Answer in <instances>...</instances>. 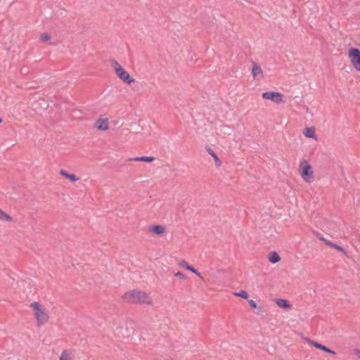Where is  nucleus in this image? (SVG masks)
<instances>
[{"label":"nucleus","mask_w":360,"mask_h":360,"mask_svg":"<svg viewBox=\"0 0 360 360\" xmlns=\"http://www.w3.org/2000/svg\"><path fill=\"white\" fill-rule=\"evenodd\" d=\"M30 312L36 325L39 327L48 324L51 320V312L47 305L41 301L32 302L29 305Z\"/></svg>","instance_id":"1"},{"label":"nucleus","mask_w":360,"mask_h":360,"mask_svg":"<svg viewBox=\"0 0 360 360\" xmlns=\"http://www.w3.org/2000/svg\"><path fill=\"white\" fill-rule=\"evenodd\" d=\"M122 302L129 304H151L150 295L143 291L133 289L124 292L121 296Z\"/></svg>","instance_id":"2"},{"label":"nucleus","mask_w":360,"mask_h":360,"mask_svg":"<svg viewBox=\"0 0 360 360\" xmlns=\"http://www.w3.org/2000/svg\"><path fill=\"white\" fill-rule=\"evenodd\" d=\"M110 65L113 69L115 75L120 80L127 84H131L135 82V79L127 72L122 65L116 60H110Z\"/></svg>","instance_id":"3"},{"label":"nucleus","mask_w":360,"mask_h":360,"mask_svg":"<svg viewBox=\"0 0 360 360\" xmlns=\"http://www.w3.org/2000/svg\"><path fill=\"white\" fill-rule=\"evenodd\" d=\"M300 175L302 178L307 183H311L314 181V175L311 166L308 164L305 159H302L300 162Z\"/></svg>","instance_id":"4"},{"label":"nucleus","mask_w":360,"mask_h":360,"mask_svg":"<svg viewBox=\"0 0 360 360\" xmlns=\"http://www.w3.org/2000/svg\"><path fill=\"white\" fill-rule=\"evenodd\" d=\"M349 57L354 68L360 70V50L356 48H350L349 49Z\"/></svg>","instance_id":"5"},{"label":"nucleus","mask_w":360,"mask_h":360,"mask_svg":"<svg viewBox=\"0 0 360 360\" xmlns=\"http://www.w3.org/2000/svg\"><path fill=\"white\" fill-rule=\"evenodd\" d=\"M172 240V234L165 232V228L159 225V245L165 247Z\"/></svg>","instance_id":"6"},{"label":"nucleus","mask_w":360,"mask_h":360,"mask_svg":"<svg viewBox=\"0 0 360 360\" xmlns=\"http://www.w3.org/2000/svg\"><path fill=\"white\" fill-rule=\"evenodd\" d=\"M262 97L266 100H270L275 103H281L283 101V95L279 92L266 91L262 94Z\"/></svg>","instance_id":"7"},{"label":"nucleus","mask_w":360,"mask_h":360,"mask_svg":"<svg viewBox=\"0 0 360 360\" xmlns=\"http://www.w3.org/2000/svg\"><path fill=\"white\" fill-rule=\"evenodd\" d=\"M95 128L98 131H105L109 129L110 123L107 117H100L95 122Z\"/></svg>","instance_id":"8"},{"label":"nucleus","mask_w":360,"mask_h":360,"mask_svg":"<svg viewBox=\"0 0 360 360\" xmlns=\"http://www.w3.org/2000/svg\"><path fill=\"white\" fill-rule=\"evenodd\" d=\"M75 354L71 349H64L60 353L58 360H75Z\"/></svg>","instance_id":"9"},{"label":"nucleus","mask_w":360,"mask_h":360,"mask_svg":"<svg viewBox=\"0 0 360 360\" xmlns=\"http://www.w3.org/2000/svg\"><path fill=\"white\" fill-rule=\"evenodd\" d=\"M308 342H310L314 347L317 348V349H321L327 353H330V354H335L334 351L331 350L330 348L326 347L325 345H321L317 342H315V341H313V340H310L309 339H307Z\"/></svg>","instance_id":"10"},{"label":"nucleus","mask_w":360,"mask_h":360,"mask_svg":"<svg viewBox=\"0 0 360 360\" xmlns=\"http://www.w3.org/2000/svg\"><path fill=\"white\" fill-rule=\"evenodd\" d=\"M155 160V158L153 156H141V157H134L129 159L130 161L134 162H150Z\"/></svg>","instance_id":"11"},{"label":"nucleus","mask_w":360,"mask_h":360,"mask_svg":"<svg viewBox=\"0 0 360 360\" xmlns=\"http://www.w3.org/2000/svg\"><path fill=\"white\" fill-rule=\"evenodd\" d=\"M276 303L280 308L285 309L287 310L290 309L292 307V306L289 304L288 300L285 299H276Z\"/></svg>","instance_id":"12"},{"label":"nucleus","mask_w":360,"mask_h":360,"mask_svg":"<svg viewBox=\"0 0 360 360\" xmlns=\"http://www.w3.org/2000/svg\"><path fill=\"white\" fill-rule=\"evenodd\" d=\"M0 221L12 223L13 222V218L0 208Z\"/></svg>","instance_id":"13"},{"label":"nucleus","mask_w":360,"mask_h":360,"mask_svg":"<svg viewBox=\"0 0 360 360\" xmlns=\"http://www.w3.org/2000/svg\"><path fill=\"white\" fill-rule=\"evenodd\" d=\"M179 266L184 267L185 269L194 273L195 275H197L200 278H202L200 274L193 266L189 265L185 260H182L179 263Z\"/></svg>","instance_id":"14"},{"label":"nucleus","mask_w":360,"mask_h":360,"mask_svg":"<svg viewBox=\"0 0 360 360\" xmlns=\"http://www.w3.org/2000/svg\"><path fill=\"white\" fill-rule=\"evenodd\" d=\"M60 174L63 176L70 179V181H72V182H75V181L79 180V178L77 177L74 174H69V173H68L66 171H65L63 169L60 171Z\"/></svg>","instance_id":"15"},{"label":"nucleus","mask_w":360,"mask_h":360,"mask_svg":"<svg viewBox=\"0 0 360 360\" xmlns=\"http://www.w3.org/2000/svg\"><path fill=\"white\" fill-rule=\"evenodd\" d=\"M252 74L254 78H255L257 75H261L262 77V70L261 67L257 65V63H253L252 69Z\"/></svg>","instance_id":"16"},{"label":"nucleus","mask_w":360,"mask_h":360,"mask_svg":"<svg viewBox=\"0 0 360 360\" xmlns=\"http://www.w3.org/2000/svg\"><path fill=\"white\" fill-rule=\"evenodd\" d=\"M269 259L271 263L276 264L280 261L281 258L277 252H271L269 254Z\"/></svg>","instance_id":"17"},{"label":"nucleus","mask_w":360,"mask_h":360,"mask_svg":"<svg viewBox=\"0 0 360 360\" xmlns=\"http://www.w3.org/2000/svg\"><path fill=\"white\" fill-rule=\"evenodd\" d=\"M303 134L307 138H314L316 136L315 130L313 127L306 128Z\"/></svg>","instance_id":"18"},{"label":"nucleus","mask_w":360,"mask_h":360,"mask_svg":"<svg viewBox=\"0 0 360 360\" xmlns=\"http://www.w3.org/2000/svg\"><path fill=\"white\" fill-rule=\"evenodd\" d=\"M207 150L209 153V154L212 158H214V160L217 165L220 166L221 165V161H220L219 158H218V156L217 155V154L210 148H208L207 149Z\"/></svg>","instance_id":"19"},{"label":"nucleus","mask_w":360,"mask_h":360,"mask_svg":"<svg viewBox=\"0 0 360 360\" xmlns=\"http://www.w3.org/2000/svg\"><path fill=\"white\" fill-rule=\"evenodd\" d=\"M234 295L243 299H248V294L245 290H240L239 292L234 293Z\"/></svg>","instance_id":"20"},{"label":"nucleus","mask_w":360,"mask_h":360,"mask_svg":"<svg viewBox=\"0 0 360 360\" xmlns=\"http://www.w3.org/2000/svg\"><path fill=\"white\" fill-rule=\"evenodd\" d=\"M39 39L43 42H46L51 39V37L47 33H43L40 35Z\"/></svg>","instance_id":"21"},{"label":"nucleus","mask_w":360,"mask_h":360,"mask_svg":"<svg viewBox=\"0 0 360 360\" xmlns=\"http://www.w3.org/2000/svg\"><path fill=\"white\" fill-rule=\"evenodd\" d=\"M175 276L179 278L180 279H185L186 278V276L181 271H177L175 273Z\"/></svg>","instance_id":"22"},{"label":"nucleus","mask_w":360,"mask_h":360,"mask_svg":"<svg viewBox=\"0 0 360 360\" xmlns=\"http://www.w3.org/2000/svg\"><path fill=\"white\" fill-rule=\"evenodd\" d=\"M148 229L154 234H158V225L151 226Z\"/></svg>","instance_id":"23"},{"label":"nucleus","mask_w":360,"mask_h":360,"mask_svg":"<svg viewBox=\"0 0 360 360\" xmlns=\"http://www.w3.org/2000/svg\"><path fill=\"white\" fill-rule=\"evenodd\" d=\"M331 247H333V248H335V249H336V250H340V251H341V252H345V250H344V248H343L342 247H341V246H340V245H337V244H335V243H333V244H332V246H331Z\"/></svg>","instance_id":"24"},{"label":"nucleus","mask_w":360,"mask_h":360,"mask_svg":"<svg viewBox=\"0 0 360 360\" xmlns=\"http://www.w3.org/2000/svg\"><path fill=\"white\" fill-rule=\"evenodd\" d=\"M248 302H249V304H250V306L252 308H253V309L257 308V305L256 302H255L254 300H249V301H248Z\"/></svg>","instance_id":"25"},{"label":"nucleus","mask_w":360,"mask_h":360,"mask_svg":"<svg viewBox=\"0 0 360 360\" xmlns=\"http://www.w3.org/2000/svg\"><path fill=\"white\" fill-rule=\"evenodd\" d=\"M162 170H164L165 173H167L168 172L169 173H172V170L170 168V167H169V166H165L164 168H162Z\"/></svg>","instance_id":"26"},{"label":"nucleus","mask_w":360,"mask_h":360,"mask_svg":"<svg viewBox=\"0 0 360 360\" xmlns=\"http://www.w3.org/2000/svg\"><path fill=\"white\" fill-rule=\"evenodd\" d=\"M324 243H325V244H326V245H328V246H330V247L332 246V244H333V243H332V242L328 241V240H326Z\"/></svg>","instance_id":"27"},{"label":"nucleus","mask_w":360,"mask_h":360,"mask_svg":"<svg viewBox=\"0 0 360 360\" xmlns=\"http://www.w3.org/2000/svg\"><path fill=\"white\" fill-rule=\"evenodd\" d=\"M356 354H357L358 357H359V358H360V351L357 349V350L356 351Z\"/></svg>","instance_id":"28"},{"label":"nucleus","mask_w":360,"mask_h":360,"mask_svg":"<svg viewBox=\"0 0 360 360\" xmlns=\"http://www.w3.org/2000/svg\"><path fill=\"white\" fill-rule=\"evenodd\" d=\"M319 239H320L321 240L323 241V242H325V240H326V239H325V238H324L323 237H322V236H321V237H319Z\"/></svg>","instance_id":"29"},{"label":"nucleus","mask_w":360,"mask_h":360,"mask_svg":"<svg viewBox=\"0 0 360 360\" xmlns=\"http://www.w3.org/2000/svg\"><path fill=\"white\" fill-rule=\"evenodd\" d=\"M3 122L2 119L0 117V123Z\"/></svg>","instance_id":"30"}]
</instances>
